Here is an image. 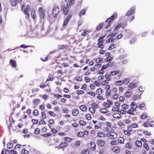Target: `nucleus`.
Segmentation results:
<instances>
[{
    "mask_svg": "<svg viewBox=\"0 0 154 154\" xmlns=\"http://www.w3.org/2000/svg\"><path fill=\"white\" fill-rule=\"evenodd\" d=\"M125 100V97L122 96H120L119 98V101L123 102Z\"/></svg>",
    "mask_w": 154,
    "mask_h": 154,
    "instance_id": "nucleus-63",
    "label": "nucleus"
},
{
    "mask_svg": "<svg viewBox=\"0 0 154 154\" xmlns=\"http://www.w3.org/2000/svg\"><path fill=\"white\" fill-rule=\"evenodd\" d=\"M105 124L106 125V131L109 132L111 131L112 129L111 128V125L109 122H106Z\"/></svg>",
    "mask_w": 154,
    "mask_h": 154,
    "instance_id": "nucleus-12",
    "label": "nucleus"
},
{
    "mask_svg": "<svg viewBox=\"0 0 154 154\" xmlns=\"http://www.w3.org/2000/svg\"><path fill=\"white\" fill-rule=\"evenodd\" d=\"M100 112L103 113H106L108 112L107 110L105 108H103L100 110Z\"/></svg>",
    "mask_w": 154,
    "mask_h": 154,
    "instance_id": "nucleus-59",
    "label": "nucleus"
},
{
    "mask_svg": "<svg viewBox=\"0 0 154 154\" xmlns=\"http://www.w3.org/2000/svg\"><path fill=\"white\" fill-rule=\"evenodd\" d=\"M67 144L66 142H62L60 144V147L62 148H63L66 146Z\"/></svg>",
    "mask_w": 154,
    "mask_h": 154,
    "instance_id": "nucleus-35",
    "label": "nucleus"
},
{
    "mask_svg": "<svg viewBox=\"0 0 154 154\" xmlns=\"http://www.w3.org/2000/svg\"><path fill=\"white\" fill-rule=\"evenodd\" d=\"M112 150L114 152L118 153L119 152L120 148L117 146H115L112 148Z\"/></svg>",
    "mask_w": 154,
    "mask_h": 154,
    "instance_id": "nucleus-17",
    "label": "nucleus"
},
{
    "mask_svg": "<svg viewBox=\"0 0 154 154\" xmlns=\"http://www.w3.org/2000/svg\"><path fill=\"white\" fill-rule=\"evenodd\" d=\"M119 73V71L118 70L113 71L110 73V75L113 76L118 74Z\"/></svg>",
    "mask_w": 154,
    "mask_h": 154,
    "instance_id": "nucleus-25",
    "label": "nucleus"
},
{
    "mask_svg": "<svg viewBox=\"0 0 154 154\" xmlns=\"http://www.w3.org/2000/svg\"><path fill=\"white\" fill-rule=\"evenodd\" d=\"M117 143V142L115 140H113L110 142V144L112 145H116Z\"/></svg>",
    "mask_w": 154,
    "mask_h": 154,
    "instance_id": "nucleus-57",
    "label": "nucleus"
},
{
    "mask_svg": "<svg viewBox=\"0 0 154 154\" xmlns=\"http://www.w3.org/2000/svg\"><path fill=\"white\" fill-rule=\"evenodd\" d=\"M135 8H130L126 14V16H128L134 13L135 12Z\"/></svg>",
    "mask_w": 154,
    "mask_h": 154,
    "instance_id": "nucleus-11",
    "label": "nucleus"
},
{
    "mask_svg": "<svg viewBox=\"0 0 154 154\" xmlns=\"http://www.w3.org/2000/svg\"><path fill=\"white\" fill-rule=\"evenodd\" d=\"M105 143V141L101 139H99L97 141V144L99 146L103 147L104 146Z\"/></svg>",
    "mask_w": 154,
    "mask_h": 154,
    "instance_id": "nucleus-13",
    "label": "nucleus"
},
{
    "mask_svg": "<svg viewBox=\"0 0 154 154\" xmlns=\"http://www.w3.org/2000/svg\"><path fill=\"white\" fill-rule=\"evenodd\" d=\"M103 60V58L101 57H98L96 59V61L97 63H100L102 62Z\"/></svg>",
    "mask_w": 154,
    "mask_h": 154,
    "instance_id": "nucleus-36",
    "label": "nucleus"
},
{
    "mask_svg": "<svg viewBox=\"0 0 154 154\" xmlns=\"http://www.w3.org/2000/svg\"><path fill=\"white\" fill-rule=\"evenodd\" d=\"M86 10L85 9H83L80 12L79 14V15L81 17V16L84 15L85 13Z\"/></svg>",
    "mask_w": 154,
    "mask_h": 154,
    "instance_id": "nucleus-32",
    "label": "nucleus"
},
{
    "mask_svg": "<svg viewBox=\"0 0 154 154\" xmlns=\"http://www.w3.org/2000/svg\"><path fill=\"white\" fill-rule=\"evenodd\" d=\"M103 23H100L98 26L96 28V30L97 31H99L102 28L103 26Z\"/></svg>",
    "mask_w": 154,
    "mask_h": 154,
    "instance_id": "nucleus-23",
    "label": "nucleus"
},
{
    "mask_svg": "<svg viewBox=\"0 0 154 154\" xmlns=\"http://www.w3.org/2000/svg\"><path fill=\"white\" fill-rule=\"evenodd\" d=\"M61 10L63 12L64 15H67L69 11L68 5L67 4L66 5H62L61 7Z\"/></svg>",
    "mask_w": 154,
    "mask_h": 154,
    "instance_id": "nucleus-5",
    "label": "nucleus"
},
{
    "mask_svg": "<svg viewBox=\"0 0 154 154\" xmlns=\"http://www.w3.org/2000/svg\"><path fill=\"white\" fill-rule=\"evenodd\" d=\"M65 141L68 142H70L72 140V139L69 137H65L64 138Z\"/></svg>",
    "mask_w": 154,
    "mask_h": 154,
    "instance_id": "nucleus-53",
    "label": "nucleus"
},
{
    "mask_svg": "<svg viewBox=\"0 0 154 154\" xmlns=\"http://www.w3.org/2000/svg\"><path fill=\"white\" fill-rule=\"evenodd\" d=\"M138 83L136 82L134 83L133 82L130 83L128 86V88L129 90H131L133 88H135L138 86Z\"/></svg>",
    "mask_w": 154,
    "mask_h": 154,
    "instance_id": "nucleus-7",
    "label": "nucleus"
},
{
    "mask_svg": "<svg viewBox=\"0 0 154 154\" xmlns=\"http://www.w3.org/2000/svg\"><path fill=\"white\" fill-rule=\"evenodd\" d=\"M21 152L22 154H27L29 152L28 151L26 150L25 148H23Z\"/></svg>",
    "mask_w": 154,
    "mask_h": 154,
    "instance_id": "nucleus-45",
    "label": "nucleus"
},
{
    "mask_svg": "<svg viewBox=\"0 0 154 154\" xmlns=\"http://www.w3.org/2000/svg\"><path fill=\"white\" fill-rule=\"evenodd\" d=\"M89 151L88 149L83 150L82 152V154H89Z\"/></svg>",
    "mask_w": 154,
    "mask_h": 154,
    "instance_id": "nucleus-47",
    "label": "nucleus"
},
{
    "mask_svg": "<svg viewBox=\"0 0 154 154\" xmlns=\"http://www.w3.org/2000/svg\"><path fill=\"white\" fill-rule=\"evenodd\" d=\"M115 105L117 108H119L120 107V102L118 101H116L115 103Z\"/></svg>",
    "mask_w": 154,
    "mask_h": 154,
    "instance_id": "nucleus-50",
    "label": "nucleus"
},
{
    "mask_svg": "<svg viewBox=\"0 0 154 154\" xmlns=\"http://www.w3.org/2000/svg\"><path fill=\"white\" fill-rule=\"evenodd\" d=\"M111 76V75H110V74L109 75L107 74H106L105 75V77L106 79V80L108 81H110L111 78L110 77Z\"/></svg>",
    "mask_w": 154,
    "mask_h": 154,
    "instance_id": "nucleus-46",
    "label": "nucleus"
},
{
    "mask_svg": "<svg viewBox=\"0 0 154 154\" xmlns=\"http://www.w3.org/2000/svg\"><path fill=\"white\" fill-rule=\"evenodd\" d=\"M122 109L124 110L128 109L129 107V106L126 103L122 104Z\"/></svg>",
    "mask_w": 154,
    "mask_h": 154,
    "instance_id": "nucleus-34",
    "label": "nucleus"
},
{
    "mask_svg": "<svg viewBox=\"0 0 154 154\" xmlns=\"http://www.w3.org/2000/svg\"><path fill=\"white\" fill-rule=\"evenodd\" d=\"M113 59L112 57H107L105 59V61L106 62H111V61L113 60Z\"/></svg>",
    "mask_w": 154,
    "mask_h": 154,
    "instance_id": "nucleus-43",
    "label": "nucleus"
},
{
    "mask_svg": "<svg viewBox=\"0 0 154 154\" xmlns=\"http://www.w3.org/2000/svg\"><path fill=\"white\" fill-rule=\"evenodd\" d=\"M107 136L109 138L113 139L117 138V135L116 133L114 132H112L108 133Z\"/></svg>",
    "mask_w": 154,
    "mask_h": 154,
    "instance_id": "nucleus-9",
    "label": "nucleus"
},
{
    "mask_svg": "<svg viewBox=\"0 0 154 154\" xmlns=\"http://www.w3.org/2000/svg\"><path fill=\"white\" fill-rule=\"evenodd\" d=\"M71 17V15H69L66 17L63 23V26L65 27L67 25V23L69 21V20L70 19Z\"/></svg>",
    "mask_w": 154,
    "mask_h": 154,
    "instance_id": "nucleus-14",
    "label": "nucleus"
},
{
    "mask_svg": "<svg viewBox=\"0 0 154 154\" xmlns=\"http://www.w3.org/2000/svg\"><path fill=\"white\" fill-rule=\"evenodd\" d=\"M10 2L12 5L13 6H15L17 5V3H18L16 0H11Z\"/></svg>",
    "mask_w": 154,
    "mask_h": 154,
    "instance_id": "nucleus-37",
    "label": "nucleus"
},
{
    "mask_svg": "<svg viewBox=\"0 0 154 154\" xmlns=\"http://www.w3.org/2000/svg\"><path fill=\"white\" fill-rule=\"evenodd\" d=\"M38 11L39 14V16L40 18L42 19H43L45 16V11L43 10L41 7L39 8Z\"/></svg>",
    "mask_w": 154,
    "mask_h": 154,
    "instance_id": "nucleus-8",
    "label": "nucleus"
},
{
    "mask_svg": "<svg viewBox=\"0 0 154 154\" xmlns=\"http://www.w3.org/2000/svg\"><path fill=\"white\" fill-rule=\"evenodd\" d=\"M21 9L22 11L23 12L25 15L26 18L27 19L29 17V15L28 12L30 10V8L29 5H27L26 7L24 5L21 7Z\"/></svg>",
    "mask_w": 154,
    "mask_h": 154,
    "instance_id": "nucleus-3",
    "label": "nucleus"
},
{
    "mask_svg": "<svg viewBox=\"0 0 154 154\" xmlns=\"http://www.w3.org/2000/svg\"><path fill=\"white\" fill-rule=\"evenodd\" d=\"M51 135L52 134L51 133H48L44 134L42 135V136L45 137H47L51 136Z\"/></svg>",
    "mask_w": 154,
    "mask_h": 154,
    "instance_id": "nucleus-54",
    "label": "nucleus"
},
{
    "mask_svg": "<svg viewBox=\"0 0 154 154\" xmlns=\"http://www.w3.org/2000/svg\"><path fill=\"white\" fill-rule=\"evenodd\" d=\"M122 37V35L121 34H119L118 35L116 38H114L115 40H118L120 39Z\"/></svg>",
    "mask_w": 154,
    "mask_h": 154,
    "instance_id": "nucleus-58",
    "label": "nucleus"
},
{
    "mask_svg": "<svg viewBox=\"0 0 154 154\" xmlns=\"http://www.w3.org/2000/svg\"><path fill=\"white\" fill-rule=\"evenodd\" d=\"M80 109L83 111H85L87 109V108L85 105H82L79 106Z\"/></svg>",
    "mask_w": 154,
    "mask_h": 154,
    "instance_id": "nucleus-22",
    "label": "nucleus"
},
{
    "mask_svg": "<svg viewBox=\"0 0 154 154\" xmlns=\"http://www.w3.org/2000/svg\"><path fill=\"white\" fill-rule=\"evenodd\" d=\"M89 31L88 30H84L83 32L81 34L82 36H85L87 35L88 33L89 32Z\"/></svg>",
    "mask_w": 154,
    "mask_h": 154,
    "instance_id": "nucleus-26",
    "label": "nucleus"
},
{
    "mask_svg": "<svg viewBox=\"0 0 154 154\" xmlns=\"http://www.w3.org/2000/svg\"><path fill=\"white\" fill-rule=\"evenodd\" d=\"M123 84V82L122 80L116 81L115 82V85L117 86H120Z\"/></svg>",
    "mask_w": 154,
    "mask_h": 154,
    "instance_id": "nucleus-33",
    "label": "nucleus"
},
{
    "mask_svg": "<svg viewBox=\"0 0 154 154\" xmlns=\"http://www.w3.org/2000/svg\"><path fill=\"white\" fill-rule=\"evenodd\" d=\"M33 114L34 116H37L39 114V112L38 110L35 109L34 110Z\"/></svg>",
    "mask_w": 154,
    "mask_h": 154,
    "instance_id": "nucleus-48",
    "label": "nucleus"
},
{
    "mask_svg": "<svg viewBox=\"0 0 154 154\" xmlns=\"http://www.w3.org/2000/svg\"><path fill=\"white\" fill-rule=\"evenodd\" d=\"M89 111L91 113H94L95 111V109L94 107H90L89 109Z\"/></svg>",
    "mask_w": 154,
    "mask_h": 154,
    "instance_id": "nucleus-40",
    "label": "nucleus"
},
{
    "mask_svg": "<svg viewBox=\"0 0 154 154\" xmlns=\"http://www.w3.org/2000/svg\"><path fill=\"white\" fill-rule=\"evenodd\" d=\"M106 134L103 132H99L97 134V136L99 138L105 137H106Z\"/></svg>",
    "mask_w": 154,
    "mask_h": 154,
    "instance_id": "nucleus-15",
    "label": "nucleus"
},
{
    "mask_svg": "<svg viewBox=\"0 0 154 154\" xmlns=\"http://www.w3.org/2000/svg\"><path fill=\"white\" fill-rule=\"evenodd\" d=\"M123 132L128 137L130 136L131 134V133L128 130H124Z\"/></svg>",
    "mask_w": 154,
    "mask_h": 154,
    "instance_id": "nucleus-30",
    "label": "nucleus"
},
{
    "mask_svg": "<svg viewBox=\"0 0 154 154\" xmlns=\"http://www.w3.org/2000/svg\"><path fill=\"white\" fill-rule=\"evenodd\" d=\"M85 117L88 120H90L91 119V115L89 114H86Z\"/></svg>",
    "mask_w": 154,
    "mask_h": 154,
    "instance_id": "nucleus-61",
    "label": "nucleus"
},
{
    "mask_svg": "<svg viewBox=\"0 0 154 154\" xmlns=\"http://www.w3.org/2000/svg\"><path fill=\"white\" fill-rule=\"evenodd\" d=\"M90 146L91 148L94 150H95L96 149V145L94 142H92L90 143Z\"/></svg>",
    "mask_w": 154,
    "mask_h": 154,
    "instance_id": "nucleus-20",
    "label": "nucleus"
},
{
    "mask_svg": "<svg viewBox=\"0 0 154 154\" xmlns=\"http://www.w3.org/2000/svg\"><path fill=\"white\" fill-rule=\"evenodd\" d=\"M113 116L114 118L116 119H120L122 118V116L119 113H115L113 115Z\"/></svg>",
    "mask_w": 154,
    "mask_h": 154,
    "instance_id": "nucleus-18",
    "label": "nucleus"
},
{
    "mask_svg": "<svg viewBox=\"0 0 154 154\" xmlns=\"http://www.w3.org/2000/svg\"><path fill=\"white\" fill-rule=\"evenodd\" d=\"M125 146L126 148L130 149L132 148V146L130 142H128L125 144Z\"/></svg>",
    "mask_w": 154,
    "mask_h": 154,
    "instance_id": "nucleus-19",
    "label": "nucleus"
},
{
    "mask_svg": "<svg viewBox=\"0 0 154 154\" xmlns=\"http://www.w3.org/2000/svg\"><path fill=\"white\" fill-rule=\"evenodd\" d=\"M79 111L77 109H74L72 112V114L73 116L77 115L79 114Z\"/></svg>",
    "mask_w": 154,
    "mask_h": 154,
    "instance_id": "nucleus-27",
    "label": "nucleus"
},
{
    "mask_svg": "<svg viewBox=\"0 0 154 154\" xmlns=\"http://www.w3.org/2000/svg\"><path fill=\"white\" fill-rule=\"evenodd\" d=\"M9 63L12 66V67H14L16 68L17 66L16 63L15 61L13 60H11Z\"/></svg>",
    "mask_w": 154,
    "mask_h": 154,
    "instance_id": "nucleus-16",
    "label": "nucleus"
},
{
    "mask_svg": "<svg viewBox=\"0 0 154 154\" xmlns=\"http://www.w3.org/2000/svg\"><path fill=\"white\" fill-rule=\"evenodd\" d=\"M79 123L80 125L82 126H84L86 124V122L83 120H80L79 122Z\"/></svg>",
    "mask_w": 154,
    "mask_h": 154,
    "instance_id": "nucleus-52",
    "label": "nucleus"
},
{
    "mask_svg": "<svg viewBox=\"0 0 154 154\" xmlns=\"http://www.w3.org/2000/svg\"><path fill=\"white\" fill-rule=\"evenodd\" d=\"M7 147L8 149H11L13 147V144L11 143H8L7 144Z\"/></svg>",
    "mask_w": 154,
    "mask_h": 154,
    "instance_id": "nucleus-55",
    "label": "nucleus"
},
{
    "mask_svg": "<svg viewBox=\"0 0 154 154\" xmlns=\"http://www.w3.org/2000/svg\"><path fill=\"white\" fill-rule=\"evenodd\" d=\"M120 111V109L119 108H113L112 109V112H119Z\"/></svg>",
    "mask_w": 154,
    "mask_h": 154,
    "instance_id": "nucleus-64",
    "label": "nucleus"
},
{
    "mask_svg": "<svg viewBox=\"0 0 154 154\" xmlns=\"http://www.w3.org/2000/svg\"><path fill=\"white\" fill-rule=\"evenodd\" d=\"M77 136L79 137L83 138L84 137V133L82 132H79L78 133Z\"/></svg>",
    "mask_w": 154,
    "mask_h": 154,
    "instance_id": "nucleus-38",
    "label": "nucleus"
},
{
    "mask_svg": "<svg viewBox=\"0 0 154 154\" xmlns=\"http://www.w3.org/2000/svg\"><path fill=\"white\" fill-rule=\"evenodd\" d=\"M122 26V24H118L115 28V29H114V31H116L117 30H118Z\"/></svg>",
    "mask_w": 154,
    "mask_h": 154,
    "instance_id": "nucleus-51",
    "label": "nucleus"
},
{
    "mask_svg": "<svg viewBox=\"0 0 154 154\" xmlns=\"http://www.w3.org/2000/svg\"><path fill=\"white\" fill-rule=\"evenodd\" d=\"M114 65V62H108L106 65H103V68L106 69L108 67H112Z\"/></svg>",
    "mask_w": 154,
    "mask_h": 154,
    "instance_id": "nucleus-10",
    "label": "nucleus"
},
{
    "mask_svg": "<svg viewBox=\"0 0 154 154\" xmlns=\"http://www.w3.org/2000/svg\"><path fill=\"white\" fill-rule=\"evenodd\" d=\"M123 83L127 85L129 82V79L128 78H125L123 80Z\"/></svg>",
    "mask_w": 154,
    "mask_h": 154,
    "instance_id": "nucleus-31",
    "label": "nucleus"
},
{
    "mask_svg": "<svg viewBox=\"0 0 154 154\" xmlns=\"http://www.w3.org/2000/svg\"><path fill=\"white\" fill-rule=\"evenodd\" d=\"M40 130L39 128H36L34 130V133L36 135L40 133Z\"/></svg>",
    "mask_w": 154,
    "mask_h": 154,
    "instance_id": "nucleus-41",
    "label": "nucleus"
},
{
    "mask_svg": "<svg viewBox=\"0 0 154 154\" xmlns=\"http://www.w3.org/2000/svg\"><path fill=\"white\" fill-rule=\"evenodd\" d=\"M103 65L102 66V67L99 71L98 72V74H104V71H103V70H105L106 69L105 68H103Z\"/></svg>",
    "mask_w": 154,
    "mask_h": 154,
    "instance_id": "nucleus-39",
    "label": "nucleus"
},
{
    "mask_svg": "<svg viewBox=\"0 0 154 154\" xmlns=\"http://www.w3.org/2000/svg\"><path fill=\"white\" fill-rule=\"evenodd\" d=\"M108 83V81L106 80H104L101 83V85L103 86H104L107 85Z\"/></svg>",
    "mask_w": 154,
    "mask_h": 154,
    "instance_id": "nucleus-60",
    "label": "nucleus"
},
{
    "mask_svg": "<svg viewBox=\"0 0 154 154\" xmlns=\"http://www.w3.org/2000/svg\"><path fill=\"white\" fill-rule=\"evenodd\" d=\"M116 35H117V33H112L110 35H108V37L110 38H111V37H115V36H116Z\"/></svg>",
    "mask_w": 154,
    "mask_h": 154,
    "instance_id": "nucleus-62",
    "label": "nucleus"
},
{
    "mask_svg": "<svg viewBox=\"0 0 154 154\" xmlns=\"http://www.w3.org/2000/svg\"><path fill=\"white\" fill-rule=\"evenodd\" d=\"M118 142L120 143L123 144L124 143V139L122 137H119L118 140Z\"/></svg>",
    "mask_w": 154,
    "mask_h": 154,
    "instance_id": "nucleus-29",
    "label": "nucleus"
},
{
    "mask_svg": "<svg viewBox=\"0 0 154 154\" xmlns=\"http://www.w3.org/2000/svg\"><path fill=\"white\" fill-rule=\"evenodd\" d=\"M102 90L100 88L97 89L96 91V94L100 95L102 93Z\"/></svg>",
    "mask_w": 154,
    "mask_h": 154,
    "instance_id": "nucleus-24",
    "label": "nucleus"
},
{
    "mask_svg": "<svg viewBox=\"0 0 154 154\" xmlns=\"http://www.w3.org/2000/svg\"><path fill=\"white\" fill-rule=\"evenodd\" d=\"M131 92L127 91L125 93V96L127 97H129L131 95Z\"/></svg>",
    "mask_w": 154,
    "mask_h": 154,
    "instance_id": "nucleus-49",
    "label": "nucleus"
},
{
    "mask_svg": "<svg viewBox=\"0 0 154 154\" xmlns=\"http://www.w3.org/2000/svg\"><path fill=\"white\" fill-rule=\"evenodd\" d=\"M59 8L57 6H55L54 7L52 10V14L54 17H57V15L59 14Z\"/></svg>",
    "mask_w": 154,
    "mask_h": 154,
    "instance_id": "nucleus-6",
    "label": "nucleus"
},
{
    "mask_svg": "<svg viewBox=\"0 0 154 154\" xmlns=\"http://www.w3.org/2000/svg\"><path fill=\"white\" fill-rule=\"evenodd\" d=\"M116 47L115 45L114 44H111L108 48V50H111Z\"/></svg>",
    "mask_w": 154,
    "mask_h": 154,
    "instance_id": "nucleus-42",
    "label": "nucleus"
},
{
    "mask_svg": "<svg viewBox=\"0 0 154 154\" xmlns=\"http://www.w3.org/2000/svg\"><path fill=\"white\" fill-rule=\"evenodd\" d=\"M117 17V14L115 13L111 16L110 17L108 18L105 21V23H107L106 25L105 26V28L106 29H107L111 25V23L115 20Z\"/></svg>",
    "mask_w": 154,
    "mask_h": 154,
    "instance_id": "nucleus-1",
    "label": "nucleus"
},
{
    "mask_svg": "<svg viewBox=\"0 0 154 154\" xmlns=\"http://www.w3.org/2000/svg\"><path fill=\"white\" fill-rule=\"evenodd\" d=\"M104 37V36H103L100 37L98 40V42L97 44V48H100L101 49H103L104 48V46L103 44L104 40L103 38Z\"/></svg>",
    "mask_w": 154,
    "mask_h": 154,
    "instance_id": "nucleus-4",
    "label": "nucleus"
},
{
    "mask_svg": "<svg viewBox=\"0 0 154 154\" xmlns=\"http://www.w3.org/2000/svg\"><path fill=\"white\" fill-rule=\"evenodd\" d=\"M91 106H92V107H94V108L97 109V108L98 107L97 104L95 102L91 104Z\"/></svg>",
    "mask_w": 154,
    "mask_h": 154,
    "instance_id": "nucleus-56",
    "label": "nucleus"
},
{
    "mask_svg": "<svg viewBox=\"0 0 154 154\" xmlns=\"http://www.w3.org/2000/svg\"><path fill=\"white\" fill-rule=\"evenodd\" d=\"M130 108L127 112V113L131 115H134V112L136 111L137 108V105L134 102H132L130 105Z\"/></svg>",
    "mask_w": 154,
    "mask_h": 154,
    "instance_id": "nucleus-2",
    "label": "nucleus"
},
{
    "mask_svg": "<svg viewBox=\"0 0 154 154\" xmlns=\"http://www.w3.org/2000/svg\"><path fill=\"white\" fill-rule=\"evenodd\" d=\"M148 116L146 113L142 114L140 116V118L142 119H144L147 118Z\"/></svg>",
    "mask_w": 154,
    "mask_h": 154,
    "instance_id": "nucleus-28",
    "label": "nucleus"
},
{
    "mask_svg": "<svg viewBox=\"0 0 154 154\" xmlns=\"http://www.w3.org/2000/svg\"><path fill=\"white\" fill-rule=\"evenodd\" d=\"M135 143L136 145L138 147H140L142 145V142L140 140H136L135 142Z\"/></svg>",
    "mask_w": 154,
    "mask_h": 154,
    "instance_id": "nucleus-21",
    "label": "nucleus"
},
{
    "mask_svg": "<svg viewBox=\"0 0 154 154\" xmlns=\"http://www.w3.org/2000/svg\"><path fill=\"white\" fill-rule=\"evenodd\" d=\"M31 15L32 17V18L33 19H34L36 17L35 13V11H32L31 12Z\"/></svg>",
    "mask_w": 154,
    "mask_h": 154,
    "instance_id": "nucleus-44",
    "label": "nucleus"
}]
</instances>
